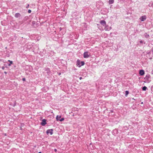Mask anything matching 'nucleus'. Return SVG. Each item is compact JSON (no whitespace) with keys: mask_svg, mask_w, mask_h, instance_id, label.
<instances>
[{"mask_svg":"<svg viewBox=\"0 0 153 153\" xmlns=\"http://www.w3.org/2000/svg\"><path fill=\"white\" fill-rule=\"evenodd\" d=\"M53 129H48L47 130L46 133L47 134H50V135H52L53 134Z\"/></svg>","mask_w":153,"mask_h":153,"instance_id":"nucleus-4","label":"nucleus"},{"mask_svg":"<svg viewBox=\"0 0 153 153\" xmlns=\"http://www.w3.org/2000/svg\"><path fill=\"white\" fill-rule=\"evenodd\" d=\"M46 120L45 119H43L42 120V122L41 123V124L43 126H44L47 124Z\"/></svg>","mask_w":153,"mask_h":153,"instance_id":"nucleus-6","label":"nucleus"},{"mask_svg":"<svg viewBox=\"0 0 153 153\" xmlns=\"http://www.w3.org/2000/svg\"><path fill=\"white\" fill-rule=\"evenodd\" d=\"M79 79L80 80H81V79H82V77H80L79 78Z\"/></svg>","mask_w":153,"mask_h":153,"instance_id":"nucleus-26","label":"nucleus"},{"mask_svg":"<svg viewBox=\"0 0 153 153\" xmlns=\"http://www.w3.org/2000/svg\"><path fill=\"white\" fill-rule=\"evenodd\" d=\"M22 80L23 81H25V78H23Z\"/></svg>","mask_w":153,"mask_h":153,"instance_id":"nucleus-22","label":"nucleus"},{"mask_svg":"<svg viewBox=\"0 0 153 153\" xmlns=\"http://www.w3.org/2000/svg\"><path fill=\"white\" fill-rule=\"evenodd\" d=\"M107 27V26L105 27V29L106 30H111V27Z\"/></svg>","mask_w":153,"mask_h":153,"instance_id":"nucleus-15","label":"nucleus"},{"mask_svg":"<svg viewBox=\"0 0 153 153\" xmlns=\"http://www.w3.org/2000/svg\"><path fill=\"white\" fill-rule=\"evenodd\" d=\"M4 66L2 67V69L3 70H4Z\"/></svg>","mask_w":153,"mask_h":153,"instance_id":"nucleus-25","label":"nucleus"},{"mask_svg":"<svg viewBox=\"0 0 153 153\" xmlns=\"http://www.w3.org/2000/svg\"><path fill=\"white\" fill-rule=\"evenodd\" d=\"M4 73L5 74H7V72H6V71H4Z\"/></svg>","mask_w":153,"mask_h":153,"instance_id":"nucleus-27","label":"nucleus"},{"mask_svg":"<svg viewBox=\"0 0 153 153\" xmlns=\"http://www.w3.org/2000/svg\"><path fill=\"white\" fill-rule=\"evenodd\" d=\"M100 24L103 26L105 27L107 25L105 21L104 20H101L100 22Z\"/></svg>","mask_w":153,"mask_h":153,"instance_id":"nucleus-7","label":"nucleus"},{"mask_svg":"<svg viewBox=\"0 0 153 153\" xmlns=\"http://www.w3.org/2000/svg\"><path fill=\"white\" fill-rule=\"evenodd\" d=\"M142 90L143 91H146L147 89V88L146 86H144L142 87Z\"/></svg>","mask_w":153,"mask_h":153,"instance_id":"nucleus-14","label":"nucleus"},{"mask_svg":"<svg viewBox=\"0 0 153 153\" xmlns=\"http://www.w3.org/2000/svg\"><path fill=\"white\" fill-rule=\"evenodd\" d=\"M29 4H28L27 5V6L26 7V8H27L28 7H29Z\"/></svg>","mask_w":153,"mask_h":153,"instance_id":"nucleus-24","label":"nucleus"},{"mask_svg":"<svg viewBox=\"0 0 153 153\" xmlns=\"http://www.w3.org/2000/svg\"><path fill=\"white\" fill-rule=\"evenodd\" d=\"M45 71L46 72V73L48 74H50L51 71H50V69L49 68H45Z\"/></svg>","mask_w":153,"mask_h":153,"instance_id":"nucleus-12","label":"nucleus"},{"mask_svg":"<svg viewBox=\"0 0 153 153\" xmlns=\"http://www.w3.org/2000/svg\"><path fill=\"white\" fill-rule=\"evenodd\" d=\"M31 12V10H29L28 11V12L29 13H30Z\"/></svg>","mask_w":153,"mask_h":153,"instance_id":"nucleus-20","label":"nucleus"},{"mask_svg":"<svg viewBox=\"0 0 153 153\" xmlns=\"http://www.w3.org/2000/svg\"><path fill=\"white\" fill-rule=\"evenodd\" d=\"M145 72L143 70H140L139 74L141 76H143Z\"/></svg>","mask_w":153,"mask_h":153,"instance_id":"nucleus-10","label":"nucleus"},{"mask_svg":"<svg viewBox=\"0 0 153 153\" xmlns=\"http://www.w3.org/2000/svg\"><path fill=\"white\" fill-rule=\"evenodd\" d=\"M14 16L16 18H18L19 19H20L21 18V15L19 13H15L14 15Z\"/></svg>","mask_w":153,"mask_h":153,"instance_id":"nucleus-5","label":"nucleus"},{"mask_svg":"<svg viewBox=\"0 0 153 153\" xmlns=\"http://www.w3.org/2000/svg\"><path fill=\"white\" fill-rule=\"evenodd\" d=\"M4 135L5 136H6V134H4Z\"/></svg>","mask_w":153,"mask_h":153,"instance_id":"nucleus-30","label":"nucleus"},{"mask_svg":"<svg viewBox=\"0 0 153 153\" xmlns=\"http://www.w3.org/2000/svg\"><path fill=\"white\" fill-rule=\"evenodd\" d=\"M146 35H145V37L147 38H149V35H148V34H147L146 33Z\"/></svg>","mask_w":153,"mask_h":153,"instance_id":"nucleus-19","label":"nucleus"},{"mask_svg":"<svg viewBox=\"0 0 153 153\" xmlns=\"http://www.w3.org/2000/svg\"><path fill=\"white\" fill-rule=\"evenodd\" d=\"M141 104H143V102H141Z\"/></svg>","mask_w":153,"mask_h":153,"instance_id":"nucleus-32","label":"nucleus"},{"mask_svg":"<svg viewBox=\"0 0 153 153\" xmlns=\"http://www.w3.org/2000/svg\"><path fill=\"white\" fill-rule=\"evenodd\" d=\"M60 74H61V73H59V75H60Z\"/></svg>","mask_w":153,"mask_h":153,"instance_id":"nucleus-33","label":"nucleus"},{"mask_svg":"<svg viewBox=\"0 0 153 153\" xmlns=\"http://www.w3.org/2000/svg\"><path fill=\"white\" fill-rule=\"evenodd\" d=\"M118 133V131L116 129H115L112 132V134L114 136H116V135Z\"/></svg>","mask_w":153,"mask_h":153,"instance_id":"nucleus-8","label":"nucleus"},{"mask_svg":"<svg viewBox=\"0 0 153 153\" xmlns=\"http://www.w3.org/2000/svg\"><path fill=\"white\" fill-rule=\"evenodd\" d=\"M85 64V62L84 61L80 62V60L78 59L76 61V65L79 67H80L81 66L84 65Z\"/></svg>","mask_w":153,"mask_h":153,"instance_id":"nucleus-1","label":"nucleus"},{"mask_svg":"<svg viewBox=\"0 0 153 153\" xmlns=\"http://www.w3.org/2000/svg\"><path fill=\"white\" fill-rule=\"evenodd\" d=\"M114 0H109L108 3L109 4H112L114 3Z\"/></svg>","mask_w":153,"mask_h":153,"instance_id":"nucleus-13","label":"nucleus"},{"mask_svg":"<svg viewBox=\"0 0 153 153\" xmlns=\"http://www.w3.org/2000/svg\"><path fill=\"white\" fill-rule=\"evenodd\" d=\"M149 53H150V52L149 53H148L149 54Z\"/></svg>","mask_w":153,"mask_h":153,"instance_id":"nucleus-35","label":"nucleus"},{"mask_svg":"<svg viewBox=\"0 0 153 153\" xmlns=\"http://www.w3.org/2000/svg\"><path fill=\"white\" fill-rule=\"evenodd\" d=\"M111 112H113V111L112 110H111Z\"/></svg>","mask_w":153,"mask_h":153,"instance_id":"nucleus-28","label":"nucleus"},{"mask_svg":"<svg viewBox=\"0 0 153 153\" xmlns=\"http://www.w3.org/2000/svg\"><path fill=\"white\" fill-rule=\"evenodd\" d=\"M38 153H42V152H38Z\"/></svg>","mask_w":153,"mask_h":153,"instance_id":"nucleus-29","label":"nucleus"},{"mask_svg":"<svg viewBox=\"0 0 153 153\" xmlns=\"http://www.w3.org/2000/svg\"><path fill=\"white\" fill-rule=\"evenodd\" d=\"M90 53L88 51L85 52L83 54V57L85 58H87L89 57Z\"/></svg>","mask_w":153,"mask_h":153,"instance_id":"nucleus-3","label":"nucleus"},{"mask_svg":"<svg viewBox=\"0 0 153 153\" xmlns=\"http://www.w3.org/2000/svg\"><path fill=\"white\" fill-rule=\"evenodd\" d=\"M140 43H143V42L142 40H140Z\"/></svg>","mask_w":153,"mask_h":153,"instance_id":"nucleus-21","label":"nucleus"},{"mask_svg":"<svg viewBox=\"0 0 153 153\" xmlns=\"http://www.w3.org/2000/svg\"><path fill=\"white\" fill-rule=\"evenodd\" d=\"M150 78V75L149 74H147L144 78V79L147 80H149V79Z\"/></svg>","mask_w":153,"mask_h":153,"instance_id":"nucleus-11","label":"nucleus"},{"mask_svg":"<svg viewBox=\"0 0 153 153\" xmlns=\"http://www.w3.org/2000/svg\"><path fill=\"white\" fill-rule=\"evenodd\" d=\"M8 62H10V63L8 64V66H10L13 64V61L10 60H8Z\"/></svg>","mask_w":153,"mask_h":153,"instance_id":"nucleus-17","label":"nucleus"},{"mask_svg":"<svg viewBox=\"0 0 153 153\" xmlns=\"http://www.w3.org/2000/svg\"><path fill=\"white\" fill-rule=\"evenodd\" d=\"M129 94V91H125V96L126 97Z\"/></svg>","mask_w":153,"mask_h":153,"instance_id":"nucleus-18","label":"nucleus"},{"mask_svg":"<svg viewBox=\"0 0 153 153\" xmlns=\"http://www.w3.org/2000/svg\"><path fill=\"white\" fill-rule=\"evenodd\" d=\"M146 19V16H142L140 18L141 21L143 22Z\"/></svg>","mask_w":153,"mask_h":153,"instance_id":"nucleus-9","label":"nucleus"},{"mask_svg":"<svg viewBox=\"0 0 153 153\" xmlns=\"http://www.w3.org/2000/svg\"><path fill=\"white\" fill-rule=\"evenodd\" d=\"M149 6L150 7H153V1L152 2V3H150V4H149Z\"/></svg>","mask_w":153,"mask_h":153,"instance_id":"nucleus-16","label":"nucleus"},{"mask_svg":"<svg viewBox=\"0 0 153 153\" xmlns=\"http://www.w3.org/2000/svg\"><path fill=\"white\" fill-rule=\"evenodd\" d=\"M56 118L57 121H62L64 120V117L61 118V115H57Z\"/></svg>","mask_w":153,"mask_h":153,"instance_id":"nucleus-2","label":"nucleus"},{"mask_svg":"<svg viewBox=\"0 0 153 153\" xmlns=\"http://www.w3.org/2000/svg\"><path fill=\"white\" fill-rule=\"evenodd\" d=\"M60 30H61V29H61V27L60 28Z\"/></svg>","mask_w":153,"mask_h":153,"instance_id":"nucleus-31","label":"nucleus"},{"mask_svg":"<svg viewBox=\"0 0 153 153\" xmlns=\"http://www.w3.org/2000/svg\"><path fill=\"white\" fill-rule=\"evenodd\" d=\"M151 81V80H149V82H150Z\"/></svg>","mask_w":153,"mask_h":153,"instance_id":"nucleus-34","label":"nucleus"},{"mask_svg":"<svg viewBox=\"0 0 153 153\" xmlns=\"http://www.w3.org/2000/svg\"><path fill=\"white\" fill-rule=\"evenodd\" d=\"M54 150L55 152H56L57 151V150L56 149H54Z\"/></svg>","mask_w":153,"mask_h":153,"instance_id":"nucleus-23","label":"nucleus"}]
</instances>
